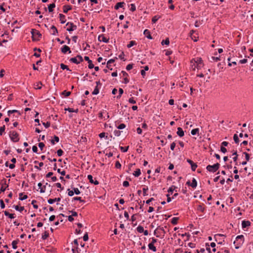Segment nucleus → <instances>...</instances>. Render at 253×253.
I'll return each instance as SVG.
<instances>
[{"instance_id":"obj_13","label":"nucleus","mask_w":253,"mask_h":253,"mask_svg":"<svg viewBox=\"0 0 253 253\" xmlns=\"http://www.w3.org/2000/svg\"><path fill=\"white\" fill-rule=\"evenodd\" d=\"M251 225V222L248 220H244L242 222V227L243 228H245L247 227L250 226Z\"/></svg>"},{"instance_id":"obj_7","label":"nucleus","mask_w":253,"mask_h":253,"mask_svg":"<svg viewBox=\"0 0 253 253\" xmlns=\"http://www.w3.org/2000/svg\"><path fill=\"white\" fill-rule=\"evenodd\" d=\"M186 184L188 186H191L193 188H195L197 186V182L196 179L193 178L191 183L189 180L187 181Z\"/></svg>"},{"instance_id":"obj_15","label":"nucleus","mask_w":253,"mask_h":253,"mask_svg":"<svg viewBox=\"0 0 253 253\" xmlns=\"http://www.w3.org/2000/svg\"><path fill=\"white\" fill-rule=\"evenodd\" d=\"M125 4V3L124 2H118L116 3L114 8L115 9L117 10L119 8L123 7Z\"/></svg>"},{"instance_id":"obj_61","label":"nucleus","mask_w":253,"mask_h":253,"mask_svg":"<svg viewBox=\"0 0 253 253\" xmlns=\"http://www.w3.org/2000/svg\"><path fill=\"white\" fill-rule=\"evenodd\" d=\"M88 68L89 69H92L93 68H94V65L93 64L91 60H90L89 62H88Z\"/></svg>"},{"instance_id":"obj_25","label":"nucleus","mask_w":253,"mask_h":253,"mask_svg":"<svg viewBox=\"0 0 253 253\" xmlns=\"http://www.w3.org/2000/svg\"><path fill=\"white\" fill-rule=\"evenodd\" d=\"M140 174H141V171L139 169H136V170L134 171V172L133 173V175L135 177L139 176L140 175Z\"/></svg>"},{"instance_id":"obj_50","label":"nucleus","mask_w":253,"mask_h":253,"mask_svg":"<svg viewBox=\"0 0 253 253\" xmlns=\"http://www.w3.org/2000/svg\"><path fill=\"white\" fill-rule=\"evenodd\" d=\"M232 155H235V156H234V157L233 158V159L234 162H236L238 159V155L237 152L236 151L234 153H233Z\"/></svg>"},{"instance_id":"obj_39","label":"nucleus","mask_w":253,"mask_h":253,"mask_svg":"<svg viewBox=\"0 0 253 253\" xmlns=\"http://www.w3.org/2000/svg\"><path fill=\"white\" fill-rule=\"evenodd\" d=\"M115 61V59H111L107 63V67L109 69L110 64L113 63Z\"/></svg>"},{"instance_id":"obj_9","label":"nucleus","mask_w":253,"mask_h":253,"mask_svg":"<svg viewBox=\"0 0 253 253\" xmlns=\"http://www.w3.org/2000/svg\"><path fill=\"white\" fill-rule=\"evenodd\" d=\"M61 51L64 54H66L68 51L69 53L71 52L70 48L66 45L63 46V47L61 48Z\"/></svg>"},{"instance_id":"obj_19","label":"nucleus","mask_w":253,"mask_h":253,"mask_svg":"<svg viewBox=\"0 0 253 253\" xmlns=\"http://www.w3.org/2000/svg\"><path fill=\"white\" fill-rule=\"evenodd\" d=\"M59 19H60L61 23H62V24L65 23L66 22L65 15H64L63 14H59Z\"/></svg>"},{"instance_id":"obj_33","label":"nucleus","mask_w":253,"mask_h":253,"mask_svg":"<svg viewBox=\"0 0 253 253\" xmlns=\"http://www.w3.org/2000/svg\"><path fill=\"white\" fill-rule=\"evenodd\" d=\"M199 131V129L198 128L193 129L191 130V133L192 135H194L197 133H198Z\"/></svg>"},{"instance_id":"obj_38","label":"nucleus","mask_w":253,"mask_h":253,"mask_svg":"<svg viewBox=\"0 0 253 253\" xmlns=\"http://www.w3.org/2000/svg\"><path fill=\"white\" fill-rule=\"evenodd\" d=\"M136 230L139 233H142L144 231V228L142 226L139 225L137 228Z\"/></svg>"},{"instance_id":"obj_44","label":"nucleus","mask_w":253,"mask_h":253,"mask_svg":"<svg viewBox=\"0 0 253 253\" xmlns=\"http://www.w3.org/2000/svg\"><path fill=\"white\" fill-rule=\"evenodd\" d=\"M236 239L237 240H238V239H241V240H242V243L241 244H239L240 245V244H242L243 243V242H244V236H243V235H238V236H237V237H236Z\"/></svg>"},{"instance_id":"obj_10","label":"nucleus","mask_w":253,"mask_h":253,"mask_svg":"<svg viewBox=\"0 0 253 253\" xmlns=\"http://www.w3.org/2000/svg\"><path fill=\"white\" fill-rule=\"evenodd\" d=\"M187 162L191 165L192 170L195 171L197 168V164L190 159H187Z\"/></svg>"},{"instance_id":"obj_12","label":"nucleus","mask_w":253,"mask_h":253,"mask_svg":"<svg viewBox=\"0 0 253 253\" xmlns=\"http://www.w3.org/2000/svg\"><path fill=\"white\" fill-rule=\"evenodd\" d=\"M50 32L51 34L53 35H56L58 34V30L55 26L52 25L51 27Z\"/></svg>"},{"instance_id":"obj_53","label":"nucleus","mask_w":253,"mask_h":253,"mask_svg":"<svg viewBox=\"0 0 253 253\" xmlns=\"http://www.w3.org/2000/svg\"><path fill=\"white\" fill-rule=\"evenodd\" d=\"M130 10L131 11H134L135 10H136V7H135V5L133 3H132L130 4Z\"/></svg>"},{"instance_id":"obj_21","label":"nucleus","mask_w":253,"mask_h":253,"mask_svg":"<svg viewBox=\"0 0 253 253\" xmlns=\"http://www.w3.org/2000/svg\"><path fill=\"white\" fill-rule=\"evenodd\" d=\"M55 7V4L54 3L50 4L48 6V9L49 12H52L53 11V9Z\"/></svg>"},{"instance_id":"obj_54","label":"nucleus","mask_w":253,"mask_h":253,"mask_svg":"<svg viewBox=\"0 0 253 253\" xmlns=\"http://www.w3.org/2000/svg\"><path fill=\"white\" fill-rule=\"evenodd\" d=\"M243 154L245 155L246 160L247 161H249L250 160V155L247 152H244Z\"/></svg>"},{"instance_id":"obj_30","label":"nucleus","mask_w":253,"mask_h":253,"mask_svg":"<svg viewBox=\"0 0 253 253\" xmlns=\"http://www.w3.org/2000/svg\"><path fill=\"white\" fill-rule=\"evenodd\" d=\"M49 236V233L47 231H44L42 235V240H45Z\"/></svg>"},{"instance_id":"obj_5","label":"nucleus","mask_w":253,"mask_h":253,"mask_svg":"<svg viewBox=\"0 0 253 253\" xmlns=\"http://www.w3.org/2000/svg\"><path fill=\"white\" fill-rule=\"evenodd\" d=\"M66 26H69L66 29L69 32H72L77 29V26L74 25L73 23L68 22L66 24Z\"/></svg>"},{"instance_id":"obj_41","label":"nucleus","mask_w":253,"mask_h":253,"mask_svg":"<svg viewBox=\"0 0 253 253\" xmlns=\"http://www.w3.org/2000/svg\"><path fill=\"white\" fill-rule=\"evenodd\" d=\"M99 90L98 87H97V86H95L94 90L92 92V94L93 95H97V94L99 93Z\"/></svg>"},{"instance_id":"obj_16","label":"nucleus","mask_w":253,"mask_h":253,"mask_svg":"<svg viewBox=\"0 0 253 253\" xmlns=\"http://www.w3.org/2000/svg\"><path fill=\"white\" fill-rule=\"evenodd\" d=\"M144 35L149 39H152V37L150 34V32L147 30L145 29L143 33Z\"/></svg>"},{"instance_id":"obj_32","label":"nucleus","mask_w":253,"mask_h":253,"mask_svg":"<svg viewBox=\"0 0 253 253\" xmlns=\"http://www.w3.org/2000/svg\"><path fill=\"white\" fill-rule=\"evenodd\" d=\"M42 83L41 82H39L35 84V88L40 89L42 88Z\"/></svg>"},{"instance_id":"obj_14","label":"nucleus","mask_w":253,"mask_h":253,"mask_svg":"<svg viewBox=\"0 0 253 253\" xmlns=\"http://www.w3.org/2000/svg\"><path fill=\"white\" fill-rule=\"evenodd\" d=\"M176 133L179 137H182L184 135V132L182 128L181 127L177 128V131Z\"/></svg>"},{"instance_id":"obj_8","label":"nucleus","mask_w":253,"mask_h":253,"mask_svg":"<svg viewBox=\"0 0 253 253\" xmlns=\"http://www.w3.org/2000/svg\"><path fill=\"white\" fill-rule=\"evenodd\" d=\"M98 40L99 41L103 42L105 43L109 42V39H107L103 34L99 35L98 37Z\"/></svg>"},{"instance_id":"obj_36","label":"nucleus","mask_w":253,"mask_h":253,"mask_svg":"<svg viewBox=\"0 0 253 253\" xmlns=\"http://www.w3.org/2000/svg\"><path fill=\"white\" fill-rule=\"evenodd\" d=\"M61 94L62 95H64L66 97H68L69 96V95H70L71 94V92L70 91H67L66 90H64L63 91L62 93H61Z\"/></svg>"},{"instance_id":"obj_34","label":"nucleus","mask_w":253,"mask_h":253,"mask_svg":"<svg viewBox=\"0 0 253 253\" xmlns=\"http://www.w3.org/2000/svg\"><path fill=\"white\" fill-rule=\"evenodd\" d=\"M178 220V217H173L171 219V223L173 225H176L177 224Z\"/></svg>"},{"instance_id":"obj_42","label":"nucleus","mask_w":253,"mask_h":253,"mask_svg":"<svg viewBox=\"0 0 253 253\" xmlns=\"http://www.w3.org/2000/svg\"><path fill=\"white\" fill-rule=\"evenodd\" d=\"M233 139L236 143H238L239 142V139L238 138V136L237 134H235L233 136Z\"/></svg>"},{"instance_id":"obj_23","label":"nucleus","mask_w":253,"mask_h":253,"mask_svg":"<svg viewBox=\"0 0 253 253\" xmlns=\"http://www.w3.org/2000/svg\"><path fill=\"white\" fill-rule=\"evenodd\" d=\"M77 58L78 57H77V56L76 57L71 58L70 59V61L76 64H78L80 63V62H79Z\"/></svg>"},{"instance_id":"obj_26","label":"nucleus","mask_w":253,"mask_h":253,"mask_svg":"<svg viewBox=\"0 0 253 253\" xmlns=\"http://www.w3.org/2000/svg\"><path fill=\"white\" fill-rule=\"evenodd\" d=\"M197 210L202 212H204L205 210V208L203 206V205H200L197 207Z\"/></svg>"},{"instance_id":"obj_37","label":"nucleus","mask_w":253,"mask_h":253,"mask_svg":"<svg viewBox=\"0 0 253 253\" xmlns=\"http://www.w3.org/2000/svg\"><path fill=\"white\" fill-rule=\"evenodd\" d=\"M176 188V187L175 186L172 185L171 187L169 188L168 191L169 193H170L171 194H172Z\"/></svg>"},{"instance_id":"obj_31","label":"nucleus","mask_w":253,"mask_h":253,"mask_svg":"<svg viewBox=\"0 0 253 253\" xmlns=\"http://www.w3.org/2000/svg\"><path fill=\"white\" fill-rule=\"evenodd\" d=\"M136 42H135V41H131L130 42H129V43L127 45V47L128 48H130V47H132V46H133L134 45H136Z\"/></svg>"},{"instance_id":"obj_48","label":"nucleus","mask_w":253,"mask_h":253,"mask_svg":"<svg viewBox=\"0 0 253 253\" xmlns=\"http://www.w3.org/2000/svg\"><path fill=\"white\" fill-rule=\"evenodd\" d=\"M5 126L3 125V126H1L0 127V135H2L3 133L4 132V130H5Z\"/></svg>"},{"instance_id":"obj_1","label":"nucleus","mask_w":253,"mask_h":253,"mask_svg":"<svg viewBox=\"0 0 253 253\" xmlns=\"http://www.w3.org/2000/svg\"><path fill=\"white\" fill-rule=\"evenodd\" d=\"M31 33L32 36L33 41H39L40 38H42V34L38 30L32 29Z\"/></svg>"},{"instance_id":"obj_6","label":"nucleus","mask_w":253,"mask_h":253,"mask_svg":"<svg viewBox=\"0 0 253 253\" xmlns=\"http://www.w3.org/2000/svg\"><path fill=\"white\" fill-rule=\"evenodd\" d=\"M194 60L195 62L196 63V67L197 69H200L203 64V60L201 58L198 57L196 59H193L192 61ZM192 62V61H191Z\"/></svg>"},{"instance_id":"obj_22","label":"nucleus","mask_w":253,"mask_h":253,"mask_svg":"<svg viewBox=\"0 0 253 253\" xmlns=\"http://www.w3.org/2000/svg\"><path fill=\"white\" fill-rule=\"evenodd\" d=\"M13 207L16 210V211H19L20 212H21L22 211L24 210V207H19L17 205H14L13 206Z\"/></svg>"},{"instance_id":"obj_11","label":"nucleus","mask_w":253,"mask_h":253,"mask_svg":"<svg viewBox=\"0 0 253 253\" xmlns=\"http://www.w3.org/2000/svg\"><path fill=\"white\" fill-rule=\"evenodd\" d=\"M87 178L89 180V182H90L92 184H94V185H98L99 184V182L97 180H94L93 179V177L90 174H89L87 175Z\"/></svg>"},{"instance_id":"obj_40","label":"nucleus","mask_w":253,"mask_h":253,"mask_svg":"<svg viewBox=\"0 0 253 253\" xmlns=\"http://www.w3.org/2000/svg\"><path fill=\"white\" fill-rule=\"evenodd\" d=\"M160 18V16H154L153 18H152V22L153 23H156L158 20V19Z\"/></svg>"},{"instance_id":"obj_18","label":"nucleus","mask_w":253,"mask_h":253,"mask_svg":"<svg viewBox=\"0 0 253 253\" xmlns=\"http://www.w3.org/2000/svg\"><path fill=\"white\" fill-rule=\"evenodd\" d=\"M72 9V7L69 5H65L63 6V12L67 13L68 11Z\"/></svg>"},{"instance_id":"obj_29","label":"nucleus","mask_w":253,"mask_h":253,"mask_svg":"<svg viewBox=\"0 0 253 253\" xmlns=\"http://www.w3.org/2000/svg\"><path fill=\"white\" fill-rule=\"evenodd\" d=\"M60 67L62 70H67V71H71V70L68 68V66L61 63L60 64Z\"/></svg>"},{"instance_id":"obj_56","label":"nucleus","mask_w":253,"mask_h":253,"mask_svg":"<svg viewBox=\"0 0 253 253\" xmlns=\"http://www.w3.org/2000/svg\"><path fill=\"white\" fill-rule=\"evenodd\" d=\"M133 68V64H128L126 67V69L127 71H129L131 70Z\"/></svg>"},{"instance_id":"obj_47","label":"nucleus","mask_w":253,"mask_h":253,"mask_svg":"<svg viewBox=\"0 0 253 253\" xmlns=\"http://www.w3.org/2000/svg\"><path fill=\"white\" fill-rule=\"evenodd\" d=\"M121 132L122 131L119 130H115L114 131V133L115 136H119L121 135Z\"/></svg>"},{"instance_id":"obj_60","label":"nucleus","mask_w":253,"mask_h":253,"mask_svg":"<svg viewBox=\"0 0 253 253\" xmlns=\"http://www.w3.org/2000/svg\"><path fill=\"white\" fill-rule=\"evenodd\" d=\"M18 111L16 110H9L8 112H7V114H8V115L9 116H10V115L13 113H15V112H18Z\"/></svg>"},{"instance_id":"obj_35","label":"nucleus","mask_w":253,"mask_h":253,"mask_svg":"<svg viewBox=\"0 0 253 253\" xmlns=\"http://www.w3.org/2000/svg\"><path fill=\"white\" fill-rule=\"evenodd\" d=\"M169 38H167L165 40H163L161 42L162 45L166 44L169 45Z\"/></svg>"},{"instance_id":"obj_20","label":"nucleus","mask_w":253,"mask_h":253,"mask_svg":"<svg viewBox=\"0 0 253 253\" xmlns=\"http://www.w3.org/2000/svg\"><path fill=\"white\" fill-rule=\"evenodd\" d=\"M19 239H17L16 240H14L12 241V246L13 249H17V245L19 243Z\"/></svg>"},{"instance_id":"obj_52","label":"nucleus","mask_w":253,"mask_h":253,"mask_svg":"<svg viewBox=\"0 0 253 253\" xmlns=\"http://www.w3.org/2000/svg\"><path fill=\"white\" fill-rule=\"evenodd\" d=\"M42 125L45 126V128H48L50 126V123L49 122H47L46 123H42Z\"/></svg>"},{"instance_id":"obj_58","label":"nucleus","mask_w":253,"mask_h":253,"mask_svg":"<svg viewBox=\"0 0 253 253\" xmlns=\"http://www.w3.org/2000/svg\"><path fill=\"white\" fill-rule=\"evenodd\" d=\"M115 167L117 169H120L121 168V164L119 161H117L115 163Z\"/></svg>"},{"instance_id":"obj_62","label":"nucleus","mask_w":253,"mask_h":253,"mask_svg":"<svg viewBox=\"0 0 253 253\" xmlns=\"http://www.w3.org/2000/svg\"><path fill=\"white\" fill-rule=\"evenodd\" d=\"M44 146V144L43 142H40L39 143V147L41 149V150H42Z\"/></svg>"},{"instance_id":"obj_51","label":"nucleus","mask_w":253,"mask_h":253,"mask_svg":"<svg viewBox=\"0 0 253 253\" xmlns=\"http://www.w3.org/2000/svg\"><path fill=\"white\" fill-rule=\"evenodd\" d=\"M63 154V151L62 149H59L57 151V154L58 156L60 157Z\"/></svg>"},{"instance_id":"obj_3","label":"nucleus","mask_w":253,"mask_h":253,"mask_svg":"<svg viewBox=\"0 0 253 253\" xmlns=\"http://www.w3.org/2000/svg\"><path fill=\"white\" fill-rule=\"evenodd\" d=\"M9 137L14 142H18L19 140V134L15 131H11L9 134Z\"/></svg>"},{"instance_id":"obj_64","label":"nucleus","mask_w":253,"mask_h":253,"mask_svg":"<svg viewBox=\"0 0 253 253\" xmlns=\"http://www.w3.org/2000/svg\"><path fill=\"white\" fill-rule=\"evenodd\" d=\"M220 151L223 153H225L226 152H227V149L226 148H225V147H223V146H221V148H220Z\"/></svg>"},{"instance_id":"obj_28","label":"nucleus","mask_w":253,"mask_h":253,"mask_svg":"<svg viewBox=\"0 0 253 253\" xmlns=\"http://www.w3.org/2000/svg\"><path fill=\"white\" fill-rule=\"evenodd\" d=\"M23 195V193H20L19 194V199L21 201H23V200H26L28 198V196L27 195H25L24 196H22Z\"/></svg>"},{"instance_id":"obj_24","label":"nucleus","mask_w":253,"mask_h":253,"mask_svg":"<svg viewBox=\"0 0 253 253\" xmlns=\"http://www.w3.org/2000/svg\"><path fill=\"white\" fill-rule=\"evenodd\" d=\"M4 213L5 215L8 216L11 219L14 218L15 217L14 214L10 213L6 211H4Z\"/></svg>"},{"instance_id":"obj_27","label":"nucleus","mask_w":253,"mask_h":253,"mask_svg":"<svg viewBox=\"0 0 253 253\" xmlns=\"http://www.w3.org/2000/svg\"><path fill=\"white\" fill-rule=\"evenodd\" d=\"M148 248L150 250L153 251V252L156 251V248L154 246V244L149 243L148 244Z\"/></svg>"},{"instance_id":"obj_55","label":"nucleus","mask_w":253,"mask_h":253,"mask_svg":"<svg viewBox=\"0 0 253 253\" xmlns=\"http://www.w3.org/2000/svg\"><path fill=\"white\" fill-rule=\"evenodd\" d=\"M148 187H146V188H143L142 189L143 192V196H146L148 195V194L146 193V192L148 191Z\"/></svg>"},{"instance_id":"obj_46","label":"nucleus","mask_w":253,"mask_h":253,"mask_svg":"<svg viewBox=\"0 0 253 253\" xmlns=\"http://www.w3.org/2000/svg\"><path fill=\"white\" fill-rule=\"evenodd\" d=\"M47 184H48V183H46L45 185H43V186H42V187L41 188V189H40V192L41 193H42L45 192V188H46V185H47Z\"/></svg>"},{"instance_id":"obj_4","label":"nucleus","mask_w":253,"mask_h":253,"mask_svg":"<svg viewBox=\"0 0 253 253\" xmlns=\"http://www.w3.org/2000/svg\"><path fill=\"white\" fill-rule=\"evenodd\" d=\"M6 180L5 178L1 180L0 182L1 187L0 189V193H1V192H3L5 190L6 188L8 187V185L6 184Z\"/></svg>"},{"instance_id":"obj_17","label":"nucleus","mask_w":253,"mask_h":253,"mask_svg":"<svg viewBox=\"0 0 253 253\" xmlns=\"http://www.w3.org/2000/svg\"><path fill=\"white\" fill-rule=\"evenodd\" d=\"M61 200L60 198H55L54 199H49L47 202L49 204H52L55 202H59Z\"/></svg>"},{"instance_id":"obj_57","label":"nucleus","mask_w":253,"mask_h":253,"mask_svg":"<svg viewBox=\"0 0 253 253\" xmlns=\"http://www.w3.org/2000/svg\"><path fill=\"white\" fill-rule=\"evenodd\" d=\"M73 191H74V193H75L77 195H79L81 193L80 190L77 188H74Z\"/></svg>"},{"instance_id":"obj_43","label":"nucleus","mask_w":253,"mask_h":253,"mask_svg":"<svg viewBox=\"0 0 253 253\" xmlns=\"http://www.w3.org/2000/svg\"><path fill=\"white\" fill-rule=\"evenodd\" d=\"M119 95L118 96H117V98H120L121 97L122 95L124 93L123 89L121 88H120L119 89Z\"/></svg>"},{"instance_id":"obj_45","label":"nucleus","mask_w":253,"mask_h":253,"mask_svg":"<svg viewBox=\"0 0 253 253\" xmlns=\"http://www.w3.org/2000/svg\"><path fill=\"white\" fill-rule=\"evenodd\" d=\"M128 147L129 146H127V147H123V146H121L120 147V149L121 150V151L123 152H126L128 149Z\"/></svg>"},{"instance_id":"obj_2","label":"nucleus","mask_w":253,"mask_h":253,"mask_svg":"<svg viewBox=\"0 0 253 253\" xmlns=\"http://www.w3.org/2000/svg\"><path fill=\"white\" fill-rule=\"evenodd\" d=\"M219 166V164L217 163L213 165H209L207 166L206 169L210 172H215L218 169Z\"/></svg>"},{"instance_id":"obj_49","label":"nucleus","mask_w":253,"mask_h":253,"mask_svg":"<svg viewBox=\"0 0 253 253\" xmlns=\"http://www.w3.org/2000/svg\"><path fill=\"white\" fill-rule=\"evenodd\" d=\"M126 127V125L124 124H121L117 126V128L119 129H122Z\"/></svg>"},{"instance_id":"obj_63","label":"nucleus","mask_w":253,"mask_h":253,"mask_svg":"<svg viewBox=\"0 0 253 253\" xmlns=\"http://www.w3.org/2000/svg\"><path fill=\"white\" fill-rule=\"evenodd\" d=\"M128 102L130 103H131V104H135V103H136V101H135V100H134L133 97L130 98L128 99Z\"/></svg>"},{"instance_id":"obj_59","label":"nucleus","mask_w":253,"mask_h":253,"mask_svg":"<svg viewBox=\"0 0 253 253\" xmlns=\"http://www.w3.org/2000/svg\"><path fill=\"white\" fill-rule=\"evenodd\" d=\"M68 195L69 196H72L74 195V191L73 190H70L69 189H68Z\"/></svg>"}]
</instances>
